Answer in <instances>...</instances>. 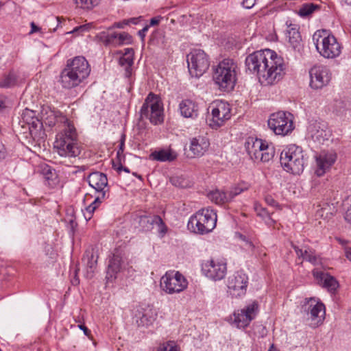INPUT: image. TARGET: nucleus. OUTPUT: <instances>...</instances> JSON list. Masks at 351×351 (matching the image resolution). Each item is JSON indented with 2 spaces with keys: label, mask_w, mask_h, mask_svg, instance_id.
I'll list each match as a JSON object with an SVG mask.
<instances>
[{
  "label": "nucleus",
  "mask_w": 351,
  "mask_h": 351,
  "mask_svg": "<svg viewBox=\"0 0 351 351\" xmlns=\"http://www.w3.org/2000/svg\"><path fill=\"white\" fill-rule=\"evenodd\" d=\"M91 26H92L91 23H87V24H85V25H80V26H78V27L74 28L73 30L71 32L76 33V32H87V31H88L90 29Z\"/></svg>",
  "instance_id": "3c124183"
},
{
  "label": "nucleus",
  "mask_w": 351,
  "mask_h": 351,
  "mask_svg": "<svg viewBox=\"0 0 351 351\" xmlns=\"http://www.w3.org/2000/svg\"><path fill=\"white\" fill-rule=\"evenodd\" d=\"M142 19V16H139V17H137V18H130L129 19H125L124 20V23L125 24H130V23H132V24H138V22L140 21H141Z\"/></svg>",
  "instance_id": "4d7b16f0"
},
{
  "label": "nucleus",
  "mask_w": 351,
  "mask_h": 351,
  "mask_svg": "<svg viewBox=\"0 0 351 351\" xmlns=\"http://www.w3.org/2000/svg\"><path fill=\"white\" fill-rule=\"evenodd\" d=\"M243 191L244 189L239 186H236L232 189L229 192H228L229 200L231 202L237 195L241 193Z\"/></svg>",
  "instance_id": "09e8293b"
},
{
  "label": "nucleus",
  "mask_w": 351,
  "mask_h": 351,
  "mask_svg": "<svg viewBox=\"0 0 351 351\" xmlns=\"http://www.w3.org/2000/svg\"><path fill=\"white\" fill-rule=\"evenodd\" d=\"M78 269L75 270V277L71 280V283L73 285H77L80 283V280L77 277Z\"/></svg>",
  "instance_id": "e2e57ef3"
},
{
  "label": "nucleus",
  "mask_w": 351,
  "mask_h": 351,
  "mask_svg": "<svg viewBox=\"0 0 351 351\" xmlns=\"http://www.w3.org/2000/svg\"><path fill=\"white\" fill-rule=\"evenodd\" d=\"M59 82L62 88L71 89L79 86L83 80L66 66L60 73Z\"/></svg>",
  "instance_id": "bb28decb"
},
{
  "label": "nucleus",
  "mask_w": 351,
  "mask_h": 351,
  "mask_svg": "<svg viewBox=\"0 0 351 351\" xmlns=\"http://www.w3.org/2000/svg\"><path fill=\"white\" fill-rule=\"evenodd\" d=\"M127 25L128 24H125L124 20H123V21L114 23V25H113V27H117V28H123L124 26Z\"/></svg>",
  "instance_id": "69168bd1"
},
{
  "label": "nucleus",
  "mask_w": 351,
  "mask_h": 351,
  "mask_svg": "<svg viewBox=\"0 0 351 351\" xmlns=\"http://www.w3.org/2000/svg\"><path fill=\"white\" fill-rule=\"evenodd\" d=\"M40 29V28L38 27L34 22L31 23V31L29 32L30 34L38 32Z\"/></svg>",
  "instance_id": "680f3d73"
},
{
  "label": "nucleus",
  "mask_w": 351,
  "mask_h": 351,
  "mask_svg": "<svg viewBox=\"0 0 351 351\" xmlns=\"http://www.w3.org/2000/svg\"><path fill=\"white\" fill-rule=\"evenodd\" d=\"M231 109L230 105L223 101L212 102L208 108L207 121L213 129H217L223 125L226 121L230 119Z\"/></svg>",
  "instance_id": "0eeeda50"
},
{
  "label": "nucleus",
  "mask_w": 351,
  "mask_h": 351,
  "mask_svg": "<svg viewBox=\"0 0 351 351\" xmlns=\"http://www.w3.org/2000/svg\"><path fill=\"white\" fill-rule=\"evenodd\" d=\"M237 65L233 60L226 58L221 61L213 72V80L223 91L232 90L237 81Z\"/></svg>",
  "instance_id": "20e7f679"
},
{
  "label": "nucleus",
  "mask_w": 351,
  "mask_h": 351,
  "mask_svg": "<svg viewBox=\"0 0 351 351\" xmlns=\"http://www.w3.org/2000/svg\"><path fill=\"white\" fill-rule=\"evenodd\" d=\"M129 55H131L132 57H133V49L131 48L125 49V53L123 54V56H128Z\"/></svg>",
  "instance_id": "774afa93"
},
{
  "label": "nucleus",
  "mask_w": 351,
  "mask_h": 351,
  "mask_svg": "<svg viewBox=\"0 0 351 351\" xmlns=\"http://www.w3.org/2000/svg\"><path fill=\"white\" fill-rule=\"evenodd\" d=\"M291 116L284 111L273 113L268 120V126L276 135L285 136L294 129Z\"/></svg>",
  "instance_id": "f8f14e48"
},
{
  "label": "nucleus",
  "mask_w": 351,
  "mask_h": 351,
  "mask_svg": "<svg viewBox=\"0 0 351 351\" xmlns=\"http://www.w3.org/2000/svg\"><path fill=\"white\" fill-rule=\"evenodd\" d=\"M125 147V135H122L119 149L117 152V159L120 162L121 158H124L123 151Z\"/></svg>",
  "instance_id": "de8ad7c7"
},
{
  "label": "nucleus",
  "mask_w": 351,
  "mask_h": 351,
  "mask_svg": "<svg viewBox=\"0 0 351 351\" xmlns=\"http://www.w3.org/2000/svg\"><path fill=\"white\" fill-rule=\"evenodd\" d=\"M150 157L158 161L165 162V161H173L176 158V154L172 152L171 150L161 149L159 151H155L152 152Z\"/></svg>",
  "instance_id": "c9c22d12"
},
{
  "label": "nucleus",
  "mask_w": 351,
  "mask_h": 351,
  "mask_svg": "<svg viewBox=\"0 0 351 351\" xmlns=\"http://www.w3.org/2000/svg\"><path fill=\"white\" fill-rule=\"evenodd\" d=\"M156 315L152 309H143L135 315L136 322L138 326H148L153 324Z\"/></svg>",
  "instance_id": "473e14b6"
},
{
  "label": "nucleus",
  "mask_w": 351,
  "mask_h": 351,
  "mask_svg": "<svg viewBox=\"0 0 351 351\" xmlns=\"http://www.w3.org/2000/svg\"><path fill=\"white\" fill-rule=\"evenodd\" d=\"M310 132L314 141L323 143L328 139L330 132L324 122H315L310 126Z\"/></svg>",
  "instance_id": "cd10ccee"
},
{
  "label": "nucleus",
  "mask_w": 351,
  "mask_h": 351,
  "mask_svg": "<svg viewBox=\"0 0 351 351\" xmlns=\"http://www.w3.org/2000/svg\"><path fill=\"white\" fill-rule=\"evenodd\" d=\"M265 200L266 202H267L268 204L271 205V206H276L277 204L276 202L271 197H267L265 198Z\"/></svg>",
  "instance_id": "0e129e2a"
},
{
  "label": "nucleus",
  "mask_w": 351,
  "mask_h": 351,
  "mask_svg": "<svg viewBox=\"0 0 351 351\" xmlns=\"http://www.w3.org/2000/svg\"><path fill=\"white\" fill-rule=\"evenodd\" d=\"M78 327L84 332L86 336H89L90 334V330L84 324L78 325Z\"/></svg>",
  "instance_id": "052dcab7"
},
{
  "label": "nucleus",
  "mask_w": 351,
  "mask_h": 351,
  "mask_svg": "<svg viewBox=\"0 0 351 351\" xmlns=\"http://www.w3.org/2000/svg\"><path fill=\"white\" fill-rule=\"evenodd\" d=\"M291 246L296 253L298 258L309 262L313 265H322V261L319 254L311 247L305 245L302 247L291 243Z\"/></svg>",
  "instance_id": "4be33fe9"
},
{
  "label": "nucleus",
  "mask_w": 351,
  "mask_h": 351,
  "mask_svg": "<svg viewBox=\"0 0 351 351\" xmlns=\"http://www.w3.org/2000/svg\"><path fill=\"white\" fill-rule=\"evenodd\" d=\"M208 197L216 204H224L230 202L228 193L219 189L210 191L208 193Z\"/></svg>",
  "instance_id": "f704fd0d"
},
{
  "label": "nucleus",
  "mask_w": 351,
  "mask_h": 351,
  "mask_svg": "<svg viewBox=\"0 0 351 351\" xmlns=\"http://www.w3.org/2000/svg\"><path fill=\"white\" fill-rule=\"evenodd\" d=\"M256 0H243L242 5L247 9H250L254 6Z\"/></svg>",
  "instance_id": "5fc2aeb1"
},
{
  "label": "nucleus",
  "mask_w": 351,
  "mask_h": 351,
  "mask_svg": "<svg viewBox=\"0 0 351 351\" xmlns=\"http://www.w3.org/2000/svg\"><path fill=\"white\" fill-rule=\"evenodd\" d=\"M98 258V249L97 247H90L86 250L82 261L86 265V278H91L93 276V274L97 268Z\"/></svg>",
  "instance_id": "393cba45"
},
{
  "label": "nucleus",
  "mask_w": 351,
  "mask_h": 351,
  "mask_svg": "<svg viewBox=\"0 0 351 351\" xmlns=\"http://www.w3.org/2000/svg\"><path fill=\"white\" fill-rule=\"evenodd\" d=\"M312 274L319 285L326 289L331 293L336 292L339 285L335 277L320 270L319 268H315Z\"/></svg>",
  "instance_id": "a211bd4d"
},
{
  "label": "nucleus",
  "mask_w": 351,
  "mask_h": 351,
  "mask_svg": "<svg viewBox=\"0 0 351 351\" xmlns=\"http://www.w3.org/2000/svg\"><path fill=\"white\" fill-rule=\"evenodd\" d=\"M162 19V17L160 16H156V17H154V18H152L150 19V22H149V25H148L149 27L150 26H155V25H157L159 24L160 20Z\"/></svg>",
  "instance_id": "13d9d810"
},
{
  "label": "nucleus",
  "mask_w": 351,
  "mask_h": 351,
  "mask_svg": "<svg viewBox=\"0 0 351 351\" xmlns=\"http://www.w3.org/2000/svg\"><path fill=\"white\" fill-rule=\"evenodd\" d=\"M286 37L291 46L295 49L302 41L298 25L295 24L288 25L286 30Z\"/></svg>",
  "instance_id": "72a5a7b5"
},
{
  "label": "nucleus",
  "mask_w": 351,
  "mask_h": 351,
  "mask_svg": "<svg viewBox=\"0 0 351 351\" xmlns=\"http://www.w3.org/2000/svg\"><path fill=\"white\" fill-rule=\"evenodd\" d=\"M319 9V6L316 4L309 3L302 4L298 9V14L303 17H308L311 16L316 10Z\"/></svg>",
  "instance_id": "ea45409f"
},
{
  "label": "nucleus",
  "mask_w": 351,
  "mask_h": 351,
  "mask_svg": "<svg viewBox=\"0 0 351 351\" xmlns=\"http://www.w3.org/2000/svg\"><path fill=\"white\" fill-rule=\"evenodd\" d=\"M345 255L348 259L351 261V248L346 247L345 248Z\"/></svg>",
  "instance_id": "338daca9"
},
{
  "label": "nucleus",
  "mask_w": 351,
  "mask_h": 351,
  "mask_svg": "<svg viewBox=\"0 0 351 351\" xmlns=\"http://www.w3.org/2000/svg\"><path fill=\"white\" fill-rule=\"evenodd\" d=\"M41 173L49 185L52 184L51 182L53 183V181L57 178L55 169L47 165H43L41 166Z\"/></svg>",
  "instance_id": "a19ab883"
},
{
  "label": "nucleus",
  "mask_w": 351,
  "mask_h": 351,
  "mask_svg": "<svg viewBox=\"0 0 351 351\" xmlns=\"http://www.w3.org/2000/svg\"><path fill=\"white\" fill-rule=\"evenodd\" d=\"M246 71L256 74L261 84L271 85L285 75L283 59L271 49H266L248 55L245 61Z\"/></svg>",
  "instance_id": "f257e3e1"
},
{
  "label": "nucleus",
  "mask_w": 351,
  "mask_h": 351,
  "mask_svg": "<svg viewBox=\"0 0 351 351\" xmlns=\"http://www.w3.org/2000/svg\"><path fill=\"white\" fill-rule=\"evenodd\" d=\"M44 251L45 252V254L47 256H50L51 258L53 257V255L54 254L53 247L51 245L45 243L44 247Z\"/></svg>",
  "instance_id": "864d4df0"
},
{
  "label": "nucleus",
  "mask_w": 351,
  "mask_h": 351,
  "mask_svg": "<svg viewBox=\"0 0 351 351\" xmlns=\"http://www.w3.org/2000/svg\"><path fill=\"white\" fill-rule=\"evenodd\" d=\"M106 47H117L132 43V36L126 32H102L97 36Z\"/></svg>",
  "instance_id": "dca6fc26"
},
{
  "label": "nucleus",
  "mask_w": 351,
  "mask_h": 351,
  "mask_svg": "<svg viewBox=\"0 0 351 351\" xmlns=\"http://www.w3.org/2000/svg\"><path fill=\"white\" fill-rule=\"evenodd\" d=\"M141 119H149L154 125L164 121L163 106L158 97L150 93L146 97L140 110Z\"/></svg>",
  "instance_id": "423d86ee"
},
{
  "label": "nucleus",
  "mask_w": 351,
  "mask_h": 351,
  "mask_svg": "<svg viewBox=\"0 0 351 351\" xmlns=\"http://www.w3.org/2000/svg\"><path fill=\"white\" fill-rule=\"evenodd\" d=\"M187 285L186 279L179 271H167L160 279V287L168 294L182 292Z\"/></svg>",
  "instance_id": "9d476101"
},
{
  "label": "nucleus",
  "mask_w": 351,
  "mask_h": 351,
  "mask_svg": "<svg viewBox=\"0 0 351 351\" xmlns=\"http://www.w3.org/2000/svg\"><path fill=\"white\" fill-rule=\"evenodd\" d=\"M7 155L6 149L2 143H0V160L5 158Z\"/></svg>",
  "instance_id": "bf43d9fd"
},
{
  "label": "nucleus",
  "mask_w": 351,
  "mask_h": 351,
  "mask_svg": "<svg viewBox=\"0 0 351 351\" xmlns=\"http://www.w3.org/2000/svg\"><path fill=\"white\" fill-rule=\"evenodd\" d=\"M209 145L210 143L207 138L199 136L191 141L190 151L193 156H202L207 151Z\"/></svg>",
  "instance_id": "c85d7f7f"
},
{
  "label": "nucleus",
  "mask_w": 351,
  "mask_h": 351,
  "mask_svg": "<svg viewBox=\"0 0 351 351\" xmlns=\"http://www.w3.org/2000/svg\"><path fill=\"white\" fill-rule=\"evenodd\" d=\"M66 66L83 81L88 77L90 72V65L84 56H77L68 60Z\"/></svg>",
  "instance_id": "6ab92c4d"
},
{
  "label": "nucleus",
  "mask_w": 351,
  "mask_h": 351,
  "mask_svg": "<svg viewBox=\"0 0 351 351\" xmlns=\"http://www.w3.org/2000/svg\"><path fill=\"white\" fill-rule=\"evenodd\" d=\"M337 158V155L333 152H321L315 156L317 169L316 174L318 176H323L325 172L330 168Z\"/></svg>",
  "instance_id": "aec40b11"
},
{
  "label": "nucleus",
  "mask_w": 351,
  "mask_h": 351,
  "mask_svg": "<svg viewBox=\"0 0 351 351\" xmlns=\"http://www.w3.org/2000/svg\"><path fill=\"white\" fill-rule=\"evenodd\" d=\"M119 63L121 66L125 67V76L130 77L132 74V66L133 64V57L131 55L120 57Z\"/></svg>",
  "instance_id": "79ce46f5"
},
{
  "label": "nucleus",
  "mask_w": 351,
  "mask_h": 351,
  "mask_svg": "<svg viewBox=\"0 0 351 351\" xmlns=\"http://www.w3.org/2000/svg\"><path fill=\"white\" fill-rule=\"evenodd\" d=\"M202 271L208 278L215 281L220 280L226 274V262L224 260L212 259L204 265Z\"/></svg>",
  "instance_id": "f3484780"
},
{
  "label": "nucleus",
  "mask_w": 351,
  "mask_h": 351,
  "mask_svg": "<svg viewBox=\"0 0 351 351\" xmlns=\"http://www.w3.org/2000/svg\"><path fill=\"white\" fill-rule=\"evenodd\" d=\"M60 139L64 140L65 144L79 142L75 127L67 119L64 128L56 135V141Z\"/></svg>",
  "instance_id": "7c9ffc66"
},
{
  "label": "nucleus",
  "mask_w": 351,
  "mask_h": 351,
  "mask_svg": "<svg viewBox=\"0 0 351 351\" xmlns=\"http://www.w3.org/2000/svg\"><path fill=\"white\" fill-rule=\"evenodd\" d=\"M258 308V303L253 302L244 308L234 311L233 324L239 328L247 327L255 318Z\"/></svg>",
  "instance_id": "2eb2a0df"
},
{
  "label": "nucleus",
  "mask_w": 351,
  "mask_h": 351,
  "mask_svg": "<svg viewBox=\"0 0 351 351\" xmlns=\"http://www.w3.org/2000/svg\"><path fill=\"white\" fill-rule=\"evenodd\" d=\"M264 141L253 136L248 137L245 143V148L250 158L255 160L258 157L261 147H263Z\"/></svg>",
  "instance_id": "c756f323"
},
{
  "label": "nucleus",
  "mask_w": 351,
  "mask_h": 351,
  "mask_svg": "<svg viewBox=\"0 0 351 351\" xmlns=\"http://www.w3.org/2000/svg\"><path fill=\"white\" fill-rule=\"evenodd\" d=\"M60 115L59 111L52 110L49 106H43L40 111V119L34 118V112L25 109L23 113V119L27 123L31 124L36 128L38 125L43 126V123L49 127L56 125L57 118Z\"/></svg>",
  "instance_id": "1a4fd4ad"
},
{
  "label": "nucleus",
  "mask_w": 351,
  "mask_h": 351,
  "mask_svg": "<svg viewBox=\"0 0 351 351\" xmlns=\"http://www.w3.org/2000/svg\"><path fill=\"white\" fill-rule=\"evenodd\" d=\"M54 148L58 154L65 158H76L81 153V146L79 142L65 144L64 140L55 141Z\"/></svg>",
  "instance_id": "412c9836"
},
{
  "label": "nucleus",
  "mask_w": 351,
  "mask_h": 351,
  "mask_svg": "<svg viewBox=\"0 0 351 351\" xmlns=\"http://www.w3.org/2000/svg\"><path fill=\"white\" fill-rule=\"evenodd\" d=\"M280 160L282 168L293 174L302 173L306 163L303 149L295 144L289 145L282 150Z\"/></svg>",
  "instance_id": "7ed1b4c3"
},
{
  "label": "nucleus",
  "mask_w": 351,
  "mask_h": 351,
  "mask_svg": "<svg viewBox=\"0 0 351 351\" xmlns=\"http://www.w3.org/2000/svg\"><path fill=\"white\" fill-rule=\"evenodd\" d=\"M138 223L143 231L152 230L154 226L158 227V232L165 234L167 232V227L161 217L158 215L146 216L143 215L138 217Z\"/></svg>",
  "instance_id": "5701e85b"
},
{
  "label": "nucleus",
  "mask_w": 351,
  "mask_h": 351,
  "mask_svg": "<svg viewBox=\"0 0 351 351\" xmlns=\"http://www.w3.org/2000/svg\"><path fill=\"white\" fill-rule=\"evenodd\" d=\"M247 283V275L242 271H238L228 278V291L232 297H241L246 293Z\"/></svg>",
  "instance_id": "ddd939ff"
},
{
  "label": "nucleus",
  "mask_w": 351,
  "mask_h": 351,
  "mask_svg": "<svg viewBox=\"0 0 351 351\" xmlns=\"http://www.w3.org/2000/svg\"><path fill=\"white\" fill-rule=\"evenodd\" d=\"M157 351H178V349L173 342L170 341L161 345Z\"/></svg>",
  "instance_id": "49530a36"
},
{
  "label": "nucleus",
  "mask_w": 351,
  "mask_h": 351,
  "mask_svg": "<svg viewBox=\"0 0 351 351\" xmlns=\"http://www.w3.org/2000/svg\"><path fill=\"white\" fill-rule=\"evenodd\" d=\"M112 167L114 169H115L117 172L120 173L121 171H124L127 173H130V169L126 167H123L121 164V159H120V162L117 160V162L112 161Z\"/></svg>",
  "instance_id": "8fccbe9b"
},
{
  "label": "nucleus",
  "mask_w": 351,
  "mask_h": 351,
  "mask_svg": "<svg viewBox=\"0 0 351 351\" xmlns=\"http://www.w3.org/2000/svg\"><path fill=\"white\" fill-rule=\"evenodd\" d=\"M315 48L320 56L328 59H334L341 53V45L328 30L319 29L313 35Z\"/></svg>",
  "instance_id": "f03ea898"
},
{
  "label": "nucleus",
  "mask_w": 351,
  "mask_h": 351,
  "mask_svg": "<svg viewBox=\"0 0 351 351\" xmlns=\"http://www.w3.org/2000/svg\"><path fill=\"white\" fill-rule=\"evenodd\" d=\"M319 206H321V208L317 210V215L321 217H330L337 212V209L333 204H330L328 202H324L322 205H319Z\"/></svg>",
  "instance_id": "58836bf2"
},
{
  "label": "nucleus",
  "mask_w": 351,
  "mask_h": 351,
  "mask_svg": "<svg viewBox=\"0 0 351 351\" xmlns=\"http://www.w3.org/2000/svg\"><path fill=\"white\" fill-rule=\"evenodd\" d=\"M95 210V206H92L91 204L88 206L86 208V213L84 214L85 218L87 220L88 219H90V218L92 217V214L94 213Z\"/></svg>",
  "instance_id": "603ef678"
},
{
  "label": "nucleus",
  "mask_w": 351,
  "mask_h": 351,
  "mask_svg": "<svg viewBox=\"0 0 351 351\" xmlns=\"http://www.w3.org/2000/svg\"><path fill=\"white\" fill-rule=\"evenodd\" d=\"M179 110L185 118L195 119L198 115V106L191 99L182 100L179 104Z\"/></svg>",
  "instance_id": "2f4dec72"
},
{
  "label": "nucleus",
  "mask_w": 351,
  "mask_h": 351,
  "mask_svg": "<svg viewBox=\"0 0 351 351\" xmlns=\"http://www.w3.org/2000/svg\"><path fill=\"white\" fill-rule=\"evenodd\" d=\"M16 83L17 76L13 71H10L0 80V88H10L14 86Z\"/></svg>",
  "instance_id": "4c0bfd02"
},
{
  "label": "nucleus",
  "mask_w": 351,
  "mask_h": 351,
  "mask_svg": "<svg viewBox=\"0 0 351 351\" xmlns=\"http://www.w3.org/2000/svg\"><path fill=\"white\" fill-rule=\"evenodd\" d=\"M263 147H261L258 157L254 161L260 160L265 162L271 160L274 156V149L272 146L269 145L265 141L263 143Z\"/></svg>",
  "instance_id": "e433bc0d"
},
{
  "label": "nucleus",
  "mask_w": 351,
  "mask_h": 351,
  "mask_svg": "<svg viewBox=\"0 0 351 351\" xmlns=\"http://www.w3.org/2000/svg\"><path fill=\"white\" fill-rule=\"evenodd\" d=\"M310 86L313 89H320L327 86L331 80V73L326 66L315 65L309 71Z\"/></svg>",
  "instance_id": "4468645a"
},
{
  "label": "nucleus",
  "mask_w": 351,
  "mask_h": 351,
  "mask_svg": "<svg viewBox=\"0 0 351 351\" xmlns=\"http://www.w3.org/2000/svg\"><path fill=\"white\" fill-rule=\"evenodd\" d=\"M189 71L192 77H199L209 68L210 62L206 53L202 49H193L187 55Z\"/></svg>",
  "instance_id": "9b49d317"
},
{
  "label": "nucleus",
  "mask_w": 351,
  "mask_h": 351,
  "mask_svg": "<svg viewBox=\"0 0 351 351\" xmlns=\"http://www.w3.org/2000/svg\"><path fill=\"white\" fill-rule=\"evenodd\" d=\"M77 6L85 9L90 10L94 7L97 6L100 0H74Z\"/></svg>",
  "instance_id": "37998d69"
},
{
  "label": "nucleus",
  "mask_w": 351,
  "mask_h": 351,
  "mask_svg": "<svg viewBox=\"0 0 351 351\" xmlns=\"http://www.w3.org/2000/svg\"><path fill=\"white\" fill-rule=\"evenodd\" d=\"M217 214L210 208H203L190 217L188 226L200 234L211 232L216 226Z\"/></svg>",
  "instance_id": "39448f33"
},
{
  "label": "nucleus",
  "mask_w": 351,
  "mask_h": 351,
  "mask_svg": "<svg viewBox=\"0 0 351 351\" xmlns=\"http://www.w3.org/2000/svg\"><path fill=\"white\" fill-rule=\"evenodd\" d=\"M149 28V25H145L142 29L139 30L138 32V35L141 37V40L143 42H144L146 33L148 31Z\"/></svg>",
  "instance_id": "6e6d98bb"
},
{
  "label": "nucleus",
  "mask_w": 351,
  "mask_h": 351,
  "mask_svg": "<svg viewBox=\"0 0 351 351\" xmlns=\"http://www.w3.org/2000/svg\"><path fill=\"white\" fill-rule=\"evenodd\" d=\"M89 185L101 194L104 191L108 193V178L105 173L95 171L90 173L88 177Z\"/></svg>",
  "instance_id": "a878e982"
},
{
  "label": "nucleus",
  "mask_w": 351,
  "mask_h": 351,
  "mask_svg": "<svg viewBox=\"0 0 351 351\" xmlns=\"http://www.w3.org/2000/svg\"><path fill=\"white\" fill-rule=\"evenodd\" d=\"M241 239L245 241V247L246 250L250 251L253 254L258 255L261 253V250L258 247H256V245L251 241L246 239V237L243 235H240Z\"/></svg>",
  "instance_id": "c03bdc74"
},
{
  "label": "nucleus",
  "mask_w": 351,
  "mask_h": 351,
  "mask_svg": "<svg viewBox=\"0 0 351 351\" xmlns=\"http://www.w3.org/2000/svg\"><path fill=\"white\" fill-rule=\"evenodd\" d=\"M302 313L304 314L312 328H316L322 324L325 317V306L314 298L305 299L302 306Z\"/></svg>",
  "instance_id": "6e6552de"
},
{
  "label": "nucleus",
  "mask_w": 351,
  "mask_h": 351,
  "mask_svg": "<svg viewBox=\"0 0 351 351\" xmlns=\"http://www.w3.org/2000/svg\"><path fill=\"white\" fill-rule=\"evenodd\" d=\"M108 197L109 193H107L106 191H104L101 194H99V195L95 197V200L90 204L95 206L96 209L102 202V201L105 199L108 198Z\"/></svg>",
  "instance_id": "a18cd8bd"
},
{
  "label": "nucleus",
  "mask_w": 351,
  "mask_h": 351,
  "mask_svg": "<svg viewBox=\"0 0 351 351\" xmlns=\"http://www.w3.org/2000/svg\"><path fill=\"white\" fill-rule=\"evenodd\" d=\"M128 266V263H125L121 256L118 254H113L112 258L109 260L107 269V279L108 280H112L116 278V276L119 272L124 269H129Z\"/></svg>",
  "instance_id": "b1692460"
}]
</instances>
